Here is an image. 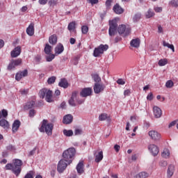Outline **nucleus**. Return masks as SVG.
<instances>
[{
    "instance_id": "obj_1",
    "label": "nucleus",
    "mask_w": 178,
    "mask_h": 178,
    "mask_svg": "<svg viewBox=\"0 0 178 178\" xmlns=\"http://www.w3.org/2000/svg\"><path fill=\"white\" fill-rule=\"evenodd\" d=\"M117 30L120 35H122V37H127L131 33V29L126 26L124 24H121L118 27V21L116 19L110 20L108 29L110 37H113L116 34Z\"/></svg>"
},
{
    "instance_id": "obj_2",
    "label": "nucleus",
    "mask_w": 178,
    "mask_h": 178,
    "mask_svg": "<svg viewBox=\"0 0 178 178\" xmlns=\"http://www.w3.org/2000/svg\"><path fill=\"white\" fill-rule=\"evenodd\" d=\"M40 133H46L47 136H52V131L54 130V124L48 123V120H43L42 125L39 129Z\"/></svg>"
},
{
    "instance_id": "obj_3",
    "label": "nucleus",
    "mask_w": 178,
    "mask_h": 178,
    "mask_svg": "<svg viewBox=\"0 0 178 178\" xmlns=\"http://www.w3.org/2000/svg\"><path fill=\"white\" fill-rule=\"evenodd\" d=\"M74 155H76V149L74 147H70L63 152V158L68 163V165H70L73 162Z\"/></svg>"
},
{
    "instance_id": "obj_4",
    "label": "nucleus",
    "mask_w": 178,
    "mask_h": 178,
    "mask_svg": "<svg viewBox=\"0 0 178 178\" xmlns=\"http://www.w3.org/2000/svg\"><path fill=\"white\" fill-rule=\"evenodd\" d=\"M39 95L42 99L45 98L47 102H54V99H52V90H51L47 88L42 89L39 92Z\"/></svg>"
},
{
    "instance_id": "obj_5",
    "label": "nucleus",
    "mask_w": 178,
    "mask_h": 178,
    "mask_svg": "<svg viewBox=\"0 0 178 178\" xmlns=\"http://www.w3.org/2000/svg\"><path fill=\"white\" fill-rule=\"evenodd\" d=\"M13 173L15 176H19L22 172V165L23 161L20 159H15L13 161Z\"/></svg>"
},
{
    "instance_id": "obj_6",
    "label": "nucleus",
    "mask_w": 178,
    "mask_h": 178,
    "mask_svg": "<svg viewBox=\"0 0 178 178\" xmlns=\"http://www.w3.org/2000/svg\"><path fill=\"white\" fill-rule=\"evenodd\" d=\"M109 46L108 44H100L97 48H95L93 52L95 58L99 56L101 54H104V51H108Z\"/></svg>"
},
{
    "instance_id": "obj_7",
    "label": "nucleus",
    "mask_w": 178,
    "mask_h": 178,
    "mask_svg": "<svg viewBox=\"0 0 178 178\" xmlns=\"http://www.w3.org/2000/svg\"><path fill=\"white\" fill-rule=\"evenodd\" d=\"M67 165H70L68 162H66L65 159H63L59 161L58 165H57V170L58 173H63L66 168H67Z\"/></svg>"
},
{
    "instance_id": "obj_8",
    "label": "nucleus",
    "mask_w": 178,
    "mask_h": 178,
    "mask_svg": "<svg viewBox=\"0 0 178 178\" xmlns=\"http://www.w3.org/2000/svg\"><path fill=\"white\" fill-rule=\"evenodd\" d=\"M149 137H150L151 140H153L154 141H159L161 140V134H159L156 131H149L148 132Z\"/></svg>"
},
{
    "instance_id": "obj_9",
    "label": "nucleus",
    "mask_w": 178,
    "mask_h": 178,
    "mask_svg": "<svg viewBox=\"0 0 178 178\" xmlns=\"http://www.w3.org/2000/svg\"><path fill=\"white\" fill-rule=\"evenodd\" d=\"M106 86L103 83H95L93 86V90L95 92V94H99L101 92H103L104 90H105Z\"/></svg>"
},
{
    "instance_id": "obj_10",
    "label": "nucleus",
    "mask_w": 178,
    "mask_h": 178,
    "mask_svg": "<svg viewBox=\"0 0 178 178\" xmlns=\"http://www.w3.org/2000/svg\"><path fill=\"white\" fill-rule=\"evenodd\" d=\"M20 65H22V59L21 58H18L17 60H11L7 69H8V70H12V69H15V67L16 66H20Z\"/></svg>"
},
{
    "instance_id": "obj_11",
    "label": "nucleus",
    "mask_w": 178,
    "mask_h": 178,
    "mask_svg": "<svg viewBox=\"0 0 178 178\" xmlns=\"http://www.w3.org/2000/svg\"><path fill=\"white\" fill-rule=\"evenodd\" d=\"M79 94V92L77 91H74L72 93V96L70 97V99L68 101V104L71 106H76V102L77 101V95Z\"/></svg>"
},
{
    "instance_id": "obj_12",
    "label": "nucleus",
    "mask_w": 178,
    "mask_h": 178,
    "mask_svg": "<svg viewBox=\"0 0 178 178\" xmlns=\"http://www.w3.org/2000/svg\"><path fill=\"white\" fill-rule=\"evenodd\" d=\"M148 149L154 156H156L159 154V148L154 144L149 145Z\"/></svg>"
},
{
    "instance_id": "obj_13",
    "label": "nucleus",
    "mask_w": 178,
    "mask_h": 178,
    "mask_svg": "<svg viewBox=\"0 0 178 178\" xmlns=\"http://www.w3.org/2000/svg\"><path fill=\"white\" fill-rule=\"evenodd\" d=\"M28 74L29 71L27 70L20 71L15 74V80H17V81H20L23 77L27 76Z\"/></svg>"
},
{
    "instance_id": "obj_14",
    "label": "nucleus",
    "mask_w": 178,
    "mask_h": 178,
    "mask_svg": "<svg viewBox=\"0 0 178 178\" xmlns=\"http://www.w3.org/2000/svg\"><path fill=\"white\" fill-rule=\"evenodd\" d=\"M92 93V89L91 88H85L82 89V90L80 92L81 97H83V98H86L87 97H90L91 94Z\"/></svg>"
},
{
    "instance_id": "obj_15",
    "label": "nucleus",
    "mask_w": 178,
    "mask_h": 178,
    "mask_svg": "<svg viewBox=\"0 0 178 178\" xmlns=\"http://www.w3.org/2000/svg\"><path fill=\"white\" fill-rule=\"evenodd\" d=\"M20 54H22V47L17 46L11 51L10 55L12 58H17Z\"/></svg>"
},
{
    "instance_id": "obj_16",
    "label": "nucleus",
    "mask_w": 178,
    "mask_h": 178,
    "mask_svg": "<svg viewBox=\"0 0 178 178\" xmlns=\"http://www.w3.org/2000/svg\"><path fill=\"white\" fill-rule=\"evenodd\" d=\"M20 124H22V122L19 120H15L12 125V131L13 134L15 133H17V131L19 130V128L20 127Z\"/></svg>"
},
{
    "instance_id": "obj_17",
    "label": "nucleus",
    "mask_w": 178,
    "mask_h": 178,
    "mask_svg": "<svg viewBox=\"0 0 178 178\" xmlns=\"http://www.w3.org/2000/svg\"><path fill=\"white\" fill-rule=\"evenodd\" d=\"M153 113L156 119H159V118L162 116V110L161 109V108L154 106L153 107Z\"/></svg>"
},
{
    "instance_id": "obj_18",
    "label": "nucleus",
    "mask_w": 178,
    "mask_h": 178,
    "mask_svg": "<svg viewBox=\"0 0 178 178\" xmlns=\"http://www.w3.org/2000/svg\"><path fill=\"white\" fill-rule=\"evenodd\" d=\"M73 122V115L67 114L63 117V123L64 124H70Z\"/></svg>"
},
{
    "instance_id": "obj_19",
    "label": "nucleus",
    "mask_w": 178,
    "mask_h": 178,
    "mask_svg": "<svg viewBox=\"0 0 178 178\" xmlns=\"http://www.w3.org/2000/svg\"><path fill=\"white\" fill-rule=\"evenodd\" d=\"M76 169L78 174L83 175V173H84V163H83V161H80L77 164Z\"/></svg>"
},
{
    "instance_id": "obj_20",
    "label": "nucleus",
    "mask_w": 178,
    "mask_h": 178,
    "mask_svg": "<svg viewBox=\"0 0 178 178\" xmlns=\"http://www.w3.org/2000/svg\"><path fill=\"white\" fill-rule=\"evenodd\" d=\"M113 10L116 13V15H122V13L124 12V10H123L118 3L113 6Z\"/></svg>"
},
{
    "instance_id": "obj_21",
    "label": "nucleus",
    "mask_w": 178,
    "mask_h": 178,
    "mask_svg": "<svg viewBox=\"0 0 178 178\" xmlns=\"http://www.w3.org/2000/svg\"><path fill=\"white\" fill-rule=\"evenodd\" d=\"M65 51V48L63 47V44H58L56 47H55V54L56 55H60V54H62Z\"/></svg>"
},
{
    "instance_id": "obj_22",
    "label": "nucleus",
    "mask_w": 178,
    "mask_h": 178,
    "mask_svg": "<svg viewBox=\"0 0 178 178\" xmlns=\"http://www.w3.org/2000/svg\"><path fill=\"white\" fill-rule=\"evenodd\" d=\"M26 33L30 37L34 35V24L31 23L29 27L26 29Z\"/></svg>"
},
{
    "instance_id": "obj_23",
    "label": "nucleus",
    "mask_w": 178,
    "mask_h": 178,
    "mask_svg": "<svg viewBox=\"0 0 178 178\" xmlns=\"http://www.w3.org/2000/svg\"><path fill=\"white\" fill-rule=\"evenodd\" d=\"M58 86L63 88H67V87H69V82H67L66 79H61L58 83Z\"/></svg>"
},
{
    "instance_id": "obj_24",
    "label": "nucleus",
    "mask_w": 178,
    "mask_h": 178,
    "mask_svg": "<svg viewBox=\"0 0 178 178\" xmlns=\"http://www.w3.org/2000/svg\"><path fill=\"white\" fill-rule=\"evenodd\" d=\"M35 105V102L30 101L26 102V105L24 107V111H29V109H31Z\"/></svg>"
},
{
    "instance_id": "obj_25",
    "label": "nucleus",
    "mask_w": 178,
    "mask_h": 178,
    "mask_svg": "<svg viewBox=\"0 0 178 178\" xmlns=\"http://www.w3.org/2000/svg\"><path fill=\"white\" fill-rule=\"evenodd\" d=\"M0 126L3 127V129H9V122L5 120V118H3L0 120Z\"/></svg>"
},
{
    "instance_id": "obj_26",
    "label": "nucleus",
    "mask_w": 178,
    "mask_h": 178,
    "mask_svg": "<svg viewBox=\"0 0 178 178\" xmlns=\"http://www.w3.org/2000/svg\"><path fill=\"white\" fill-rule=\"evenodd\" d=\"M173 173H175V165H170L167 170L168 177H172L173 176Z\"/></svg>"
},
{
    "instance_id": "obj_27",
    "label": "nucleus",
    "mask_w": 178,
    "mask_h": 178,
    "mask_svg": "<svg viewBox=\"0 0 178 178\" xmlns=\"http://www.w3.org/2000/svg\"><path fill=\"white\" fill-rule=\"evenodd\" d=\"M49 42L51 45H56V42H58V38L56 37V35H52L49 38Z\"/></svg>"
},
{
    "instance_id": "obj_28",
    "label": "nucleus",
    "mask_w": 178,
    "mask_h": 178,
    "mask_svg": "<svg viewBox=\"0 0 178 178\" xmlns=\"http://www.w3.org/2000/svg\"><path fill=\"white\" fill-rule=\"evenodd\" d=\"M102 159H104V153L102 152V151H101L98 153L97 155L95 156V162H97V163H99V162H101Z\"/></svg>"
},
{
    "instance_id": "obj_29",
    "label": "nucleus",
    "mask_w": 178,
    "mask_h": 178,
    "mask_svg": "<svg viewBox=\"0 0 178 178\" xmlns=\"http://www.w3.org/2000/svg\"><path fill=\"white\" fill-rule=\"evenodd\" d=\"M130 44L131 47H134V48H138V47H140V40L138 38L133 39Z\"/></svg>"
},
{
    "instance_id": "obj_30",
    "label": "nucleus",
    "mask_w": 178,
    "mask_h": 178,
    "mask_svg": "<svg viewBox=\"0 0 178 178\" xmlns=\"http://www.w3.org/2000/svg\"><path fill=\"white\" fill-rule=\"evenodd\" d=\"M44 51L47 55H50L51 52H52V47H51L49 44L47 43L45 44Z\"/></svg>"
},
{
    "instance_id": "obj_31",
    "label": "nucleus",
    "mask_w": 178,
    "mask_h": 178,
    "mask_svg": "<svg viewBox=\"0 0 178 178\" xmlns=\"http://www.w3.org/2000/svg\"><path fill=\"white\" fill-rule=\"evenodd\" d=\"M92 79L94 80L95 83H101V77L98 74H92Z\"/></svg>"
},
{
    "instance_id": "obj_32",
    "label": "nucleus",
    "mask_w": 178,
    "mask_h": 178,
    "mask_svg": "<svg viewBox=\"0 0 178 178\" xmlns=\"http://www.w3.org/2000/svg\"><path fill=\"white\" fill-rule=\"evenodd\" d=\"M149 177V174H148L147 172H141L139 174L136 175L135 176V178H146Z\"/></svg>"
},
{
    "instance_id": "obj_33",
    "label": "nucleus",
    "mask_w": 178,
    "mask_h": 178,
    "mask_svg": "<svg viewBox=\"0 0 178 178\" xmlns=\"http://www.w3.org/2000/svg\"><path fill=\"white\" fill-rule=\"evenodd\" d=\"M140 19H141V13H136L133 17V22L134 23H137V22H140Z\"/></svg>"
},
{
    "instance_id": "obj_34",
    "label": "nucleus",
    "mask_w": 178,
    "mask_h": 178,
    "mask_svg": "<svg viewBox=\"0 0 178 178\" xmlns=\"http://www.w3.org/2000/svg\"><path fill=\"white\" fill-rule=\"evenodd\" d=\"M67 29L69 31L76 30V22H72L68 24Z\"/></svg>"
},
{
    "instance_id": "obj_35",
    "label": "nucleus",
    "mask_w": 178,
    "mask_h": 178,
    "mask_svg": "<svg viewBox=\"0 0 178 178\" xmlns=\"http://www.w3.org/2000/svg\"><path fill=\"white\" fill-rule=\"evenodd\" d=\"M170 156V152H169L168 149H164L161 153V156H163V158H169Z\"/></svg>"
},
{
    "instance_id": "obj_36",
    "label": "nucleus",
    "mask_w": 178,
    "mask_h": 178,
    "mask_svg": "<svg viewBox=\"0 0 178 178\" xmlns=\"http://www.w3.org/2000/svg\"><path fill=\"white\" fill-rule=\"evenodd\" d=\"M163 47H167V48H169L170 49H171L172 52H175V46L173 44H170L166 42V41H163Z\"/></svg>"
},
{
    "instance_id": "obj_37",
    "label": "nucleus",
    "mask_w": 178,
    "mask_h": 178,
    "mask_svg": "<svg viewBox=\"0 0 178 178\" xmlns=\"http://www.w3.org/2000/svg\"><path fill=\"white\" fill-rule=\"evenodd\" d=\"M63 134L64 136H66V137H72V136H73V131L72 129H64Z\"/></svg>"
},
{
    "instance_id": "obj_38",
    "label": "nucleus",
    "mask_w": 178,
    "mask_h": 178,
    "mask_svg": "<svg viewBox=\"0 0 178 178\" xmlns=\"http://www.w3.org/2000/svg\"><path fill=\"white\" fill-rule=\"evenodd\" d=\"M154 15H155L153 12L152 10L149 9L147 13H145V17L146 19H151V17H154Z\"/></svg>"
},
{
    "instance_id": "obj_39",
    "label": "nucleus",
    "mask_w": 178,
    "mask_h": 178,
    "mask_svg": "<svg viewBox=\"0 0 178 178\" xmlns=\"http://www.w3.org/2000/svg\"><path fill=\"white\" fill-rule=\"evenodd\" d=\"M106 119H108V114L106 113H102L99 116V120H100V122H104V120H106Z\"/></svg>"
},
{
    "instance_id": "obj_40",
    "label": "nucleus",
    "mask_w": 178,
    "mask_h": 178,
    "mask_svg": "<svg viewBox=\"0 0 178 178\" xmlns=\"http://www.w3.org/2000/svg\"><path fill=\"white\" fill-rule=\"evenodd\" d=\"M165 65H168V60L166 58L161 59L159 61V66H165Z\"/></svg>"
},
{
    "instance_id": "obj_41",
    "label": "nucleus",
    "mask_w": 178,
    "mask_h": 178,
    "mask_svg": "<svg viewBox=\"0 0 178 178\" xmlns=\"http://www.w3.org/2000/svg\"><path fill=\"white\" fill-rule=\"evenodd\" d=\"M55 81H56V76H51V77H49L47 79L48 84H54V83H55Z\"/></svg>"
},
{
    "instance_id": "obj_42",
    "label": "nucleus",
    "mask_w": 178,
    "mask_h": 178,
    "mask_svg": "<svg viewBox=\"0 0 178 178\" xmlns=\"http://www.w3.org/2000/svg\"><path fill=\"white\" fill-rule=\"evenodd\" d=\"M55 59V55L54 54H49V56H47L46 57V60L47 62H52V60Z\"/></svg>"
},
{
    "instance_id": "obj_43",
    "label": "nucleus",
    "mask_w": 178,
    "mask_h": 178,
    "mask_svg": "<svg viewBox=\"0 0 178 178\" xmlns=\"http://www.w3.org/2000/svg\"><path fill=\"white\" fill-rule=\"evenodd\" d=\"M173 86H174V83H173V81H172V80L168 81L165 83V87L167 88H172V87H173Z\"/></svg>"
},
{
    "instance_id": "obj_44",
    "label": "nucleus",
    "mask_w": 178,
    "mask_h": 178,
    "mask_svg": "<svg viewBox=\"0 0 178 178\" xmlns=\"http://www.w3.org/2000/svg\"><path fill=\"white\" fill-rule=\"evenodd\" d=\"M1 118L6 119V118H8V110H6V109L1 110Z\"/></svg>"
},
{
    "instance_id": "obj_45",
    "label": "nucleus",
    "mask_w": 178,
    "mask_h": 178,
    "mask_svg": "<svg viewBox=\"0 0 178 178\" xmlns=\"http://www.w3.org/2000/svg\"><path fill=\"white\" fill-rule=\"evenodd\" d=\"M81 31H82V34H87V33H88V26H82Z\"/></svg>"
},
{
    "instance_id": "obj_46",
    "label": "nucleus",
    "mask_w": 178,
    "mask_h": 178,
    "mask_svg": "<svg viewBox=\"0 0 178 178\" xmlns=\"http://www.w3.org/2000/svg\"><path fill=\"white\" fill-rule=\"evenodd\" d=\"M13 166H14L13 164L8 163L6 165V170H13Z\"/></svg>"
},
{
    "instance_id": "obj_47",
    "label": "nucleus",
    "mask_w": 178,
    "mask_h": 178,
    "mask_svg": "<svg viewBox=\"0 0 178 178\" xmlns=\"http://www.w3.org/2000/svg\"><path fill=\"white\" fill-rule=\"evenodd\" d=\"M6 149H8V151H16V147H15L13 145H8L6 147Z\"/></svg>"
},
{
    "instance_id": "obj_48",
    "label": "nucleus",
    "mask_w": 178,
    "mask_h": 178,
    "mask_svg": "<svg viewBox=\"0 0 178 178\" xmlns=\"http://www.w3.org/2000/svg\"><path fill=\"white\" fill-rule=\"evenodd\" d=\"M170 5H171V6H174L175 8H178V1L172 0L170 2Z\"/></svg>"
},
{
    "instance_id": "obj_49",
    "label": "nucleus",
    "mask_w": 178,
    "mask_h": 178,
    "mask_svg": "<svg viewBox=\"0 0 178 178\" xmlns=\"http://www.w3.org/2000/svg\"><path fill=\"white\" fill-rule=\"evenodd\" d=\"M29 115L30 118H34V116L35 115V110L31 109L29 111Z\"/></svg>"
},
{
    "instance_id": "obj_50",
    "label": "nucleus",
    "mask_w": 178,
    "mask_h": 178,
    "mask_svg": "<svg viewBox=\"0 0 178 178\" xmlns=\"http://www.w3.org/2000/svg\"><path fill=\"white\" fill-rule=\"evenodd\" d=\"M58 3V0H50L49 1V4L50 6H55V5H57Z\"/></svg>"
},
{
    "instance_id": "obj_51",
    "label": "nucleus",
    "mask_w": 178,
    "mask_h": 178,
    "mask_svg": "<svg viewBox=\"0 0 178 178\" xmlns=\"http://www.w3.org/2000/svg\"><path fill=\"white\" fill-rule=\"evenodd\" d=\"M82 133L83 130H81V129H76L74 131L75 136H80V134H82Z\"/></svg>"
},
{
    "instance_id": "obj_52",
    "label": "nucleus",
    "mask_w": 178,
    "mask_h": 178,
    "mask_svg": "<svg viewBox=\"0 0 178 178\" xmlns=\"http://www.w3.org/2000/svg\"><path fill=\"white\" fill-rule=\"evenodd\" d=\"M147 99L148 101H152V99H154V95L152 94V92L148 94V95L147 96Z\"/></svg>"
},
{
    "instance_id": "obj_53",
    "label": "nucleus",
    "mask_w": 178,
    "mask_h": 178,
    "mask_svg": "<svg viewBox=\"0 0 178 178\" xmlns=\"http://www.w3.org/2000/svg\"><path fill=\"white\" fill-rule=\"evenodd\" d=\"M88 3H91L92 5H96V3H98V0H87Z\"/></svg>"
},
{
    "instance_id": "obj_54",
    "label": "nucleus",
    "mask_w": 178,
    "mask_h": 178,
    "mask_svg": "<svg viewBox=\"0 0 178 178\" xmlns=\"http://www.w3.org/2000/svg\"><path fill=\"white\" fill-rule=\"evenodd\" d=\"M118 84H120V86H124V84H125L124 81L122 79H119L117 81Z\"/></svg>"
},
{
    "instance_id": "obj_55",
    "label": "nucleus",
    "mask_w": 178,
    "mask_h": 178,
    "mask_svg": "<svg viewBox=\"0 0 178 178\" xmlns=\"http://www.w3.org/2000/svg\"><path fill=\"white\" fill-rule=\"evenodd\" d=\"M111 5H112V0H107L106 1V8H111Z\"/></svg>"
},
{
    "instance_id": "obj_56",
    "label": "nucleus",
    "mask_w": 178,
    "mask_h": 178,
    "mask_svg": "<svg viewBox=\"0 0 178 178\" xmlns=\"http://www.w3.org/2000/svg\"><path fill=\"white\" fill-rule=\"evenodd\" d=\"M40 61H41L40 56H37L36 57H35V62H36V63H40Z\"/></svg>"
},
{
    "instance_id": "obj_57",
    "label": "nucleus",
    "mask_w": 178,
    "mask_h": 178,
    "mask_svg": "<svg viewBox=\"0 0 178 178\" xmlns=\"http://www.w3.org/2000/svg\"><path fill=\"white\" fill-rule=\"evenodd\" d=\"M114 149L116 152H119V151H120V145H115L114 146Z\"/></svg>"
},
{
    "instance_id": "obj_58",
    "label": "nucleus",
    "mask_w": 178,
    "mask_h": 178,
    "mask_svg": "<svg viewBox=\"0 0 178 178\" xmlns=\"http://www.w3.org/2000/svg\"><path fill=\"white\" fill-rule=\"evenodd\" d=\"M131 93V92L130 91V90H126L124 92V97H127V95H130Z\"/></svg>"
},
{
    "instance_id": "obj_59",
    "label": "nucleus",
    "mask_w": 178,
    "mask_h": 178,
    "mask_svg": "<svg viewBox=\"0 0 178 178\" xmlns=\"http://www.w3.org/2000/svg\"><path fill=\"white\" fill-rule=\"evenodd\" d=\"M155 12L160 13L162 12V8L161 7H156L154 8Z\"/></svg>"
},
{
    "instance_id": "obj_60",
    "label": "nucleus",
    "mask_w": 178,
    "mask_h": 178,
    "mask_svg": "<svg viewBox=\"0 0 178 178\" xmlns=\"http://www.w3.org/2000/svg\"><path fill=\"white\" fill-rule=\"evenodd\" d=\"M48 2V0H39V3L40 5H45Z\"/></svg>"
},
{
    "instance_id": "obj_61",
    "label": "nucleus",
    "mask_w": 178,
    "mask_h": 178,
    "mask_svg": "<svg viewBox=\"0 0 178 178\" xmlns=\"http://www.w3.org/2000/svg\"><path fill=\"white\" fill-rule=\"evenodd\" d=\"M158 33H163V28H162V26L161 25H159L158 26Z\"/></svg>"
},
{
    "instance_id": "obj_62",
    "label": "nucleus",
    "mask_w": 178,
    "mask_h": 178,
    "mask_svg": "<svg viewBox=\"0 0 178 178\" xmlns=\"http://www.w3.org/2000/svg\"><path fill=\"white\" fill-rule=\"evenodd\" d=\"M70 42L72 45L76 43V39L71 38L70 40Z\"/></svg>"
},
{
    "instance_id": "obj_63",
    "label": "nucleus",
    "mask_w": 178,
    "mask_h": 178,
    "mask_svg": "<svg viewBox=\"0 0 178 178\" xmlns=\"http://www.w3.org/2000/svg\"><path fill=\"white\" fill-rule=\"evenodd\" d=\"M176 125V121H172L169 125L168 127L170 129V127H173V126Z\"/></svg>"
},
{
    "instance_id": "obj_64",
    "label": "nucleus",
    "mask_w": 178,
    "mask_h": 178,
    "mask_svg": "<svg viewBox=\"0 0 178 178\" xmlns=\"http://www.w3.org/2000/svg\"><path fill=\"white\" fill-rule=\"evenodd\" d=\"M131 161H137V155L136 154L132 155Z\"/></svg>"
}]
</instances>
